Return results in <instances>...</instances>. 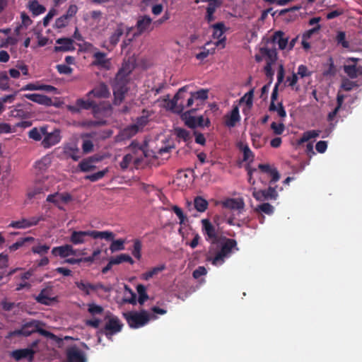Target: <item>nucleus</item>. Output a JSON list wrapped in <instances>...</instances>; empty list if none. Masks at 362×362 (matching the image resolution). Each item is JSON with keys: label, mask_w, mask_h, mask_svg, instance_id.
<instances>
[{"label": "nucleus", "mask_w": 362, "mask_h": 362, "mask_svg": "<svg viewBox=\"0 0 362 362\" xmlns=\"http://www.w3.org/2000/svg\"><path fill=\"white\" fill-rule=\"evenodd\" d=\"M167 109L173 112L182 114L181 118L190 128L202 126V115L197 116L196 112L204 107V89L194 93H187L186 88H182L172 100L165 103Z\"/></svg>", "instance_id": "obj_1"}, {"label": "nucleus", "mask_w": 362, "mask_h": 362, "mask_svg": "<svg viewBox=\"0 0 362 362\" xmlns=\"http://www.w3.org/2000/svg\"><path fill=\"white\" fill-rule=\"evenodd\" d=\"M205 234L207 235L206 240L212 245L206 260L211 262L215 266L223 264L226 258L230 256L233 248L236 246V240L223 237L219 228L215 226L206 218H205Z\"/></svg>", "instance_id": "obj_2"}, {"label": "nucleus", "mask_w": 362, "mask_h": 362, "mask_svg": "<svg viewBox=\"0 0 362 362\" xmlns=\"http://www.w3.org/2000/svg\"><path fill=\"white\" fill-rule=\"evenodd\" d=\"M131 69L129 65L126 64L118 71L116 75L115 83L113 85L114 103L119 105L127 91L126 87L128 81L127 76L130 73Z\"/></svg>", "instance_id": "obj_3"}, {"label": "nucleus", "mask_w": 362, "mask_h": 362, "mask_svg": "<svg viewBox=\"0 0 362 362\" xmlns=\"http://www.w3.org/2000/svg\"><path fill=\"white\" fill-rule=\"evenodd\" d=\"M123 315L132 328H139L146 325L149 320L156 318L154 314H150L146 310L124 313Z\"/></svg>", "instance_id": "obj_4"}, {"label": "nucleus", "mask_w": 362, "mask_h": 362, "mask_svg": "<svg viewBox=\"0 0 362 362\" xmlns=\"http://www.w3.org/2000/svg\"><path fill=\"white\" fill-rule=\"evenodd\" d=\"M210 28L212 30V37L214 40H217L214 42V45L223 49L226 46V37L224 35L227 28L223 22H218L210 25Z\"/></svg>", "instance_id": "obj_5"}, {"label": "nucleus", "mask_w": 362, "mask_h": 362, "mask_svg": "<svg viewBox=\"0 0 362 362\" xmlns=\"http://www.w3.org/2000/svg\"><path fill=\"white\" fill-rule=\"evenodd\" d=\"M40 322L38 321L32 320L25 323L21 329L15 330L11 333L12 336L16 335H24L29 336L32 333L39 331L42 334L47 336L49 334V332L45 330H42L39 329Z\"/></svg>", "instance_id": "obj_6"}, {"label": "nucleus", "mask_w": 362, "mask_h": 362, "mask_svg": "<svg viewBox=\"0 0 362 362\" xmlns=\"http://www.w3.org/2000/svg\"><path fill=\"white\" fill-rule=\"evenodd\" d=\"M122 327V323L114 315L107 317V321L104 327V333L108 339L112 336L120 332Z\"/></svg>", "instance_id": "obj_7"}, {"label": "nucleus", "mask_w": 362, "mask_h": 362, "mask_svg": "<svg viewBox=\"0 0 362 362\" xmlns=\"http://www.w3.org/2000/svg\"><path fill=\"white\" fill-rule=\"evenodd\" d=\"M47 201L53 203L59 209L64 210V205L72 201V197L70 194L64 193H54L49 194L47 197Z\"/></svg>", "instance_id": "obj_8"}, {"label": "nucleus", "mask_w": 362, "mask_h": 362, "mask_svg": "<svg viewBox=\"0 0 362 362\" xmlns=\"http://www.w3.org/2000/svg\"><path fill=\"white\" fill-rule=\"evenodd\" d=\"M260 54L266 57V62L274 64L277 60V52L275 45H271L269 40H267L264 46L259 48Z\"/></svg>", "instance_id": "obj_9"}, {"label": "nucleus", "mask_w": 362, "mask_h": 362, "mask_svg": "<svg viewBox=\"0 0 362 362\" xmlns=\"http://www.w3.org/2000/svg\"><path fill=\"white\" fill-rule=\"evenodd\" d=\"M42 216H33L29 218H22L19 221H12L9 224V227L13 228H28L31 226H36L40 221H43Z\"/></svg>", "instance_id": "obj_10"}, {"label": "nucleus", "mask_w": 362, "mask_h": 362, "mask_svg": "<svg viewBox=\"0 0 362 362\" xmlns=\"http://www.w3.org/2000/svg\"><path fill=\"white\" fill-rule=\"evenodd\" d=\"M129 150L131 151V153L134 155V165L137 168L141 167L144 163V158L146 157L145 149L132 143L129 146Z\"/></svg>", "instance_id": "obj_11"}, {"label": "nucleus", "mask_w": 362, "mask_h": 362, "mask_svg": "<svg viewBox=\"0 0 362 362\" xmlns=\"http://www.w3.org/2000/svg\"><path fill=\"white\" fill-rule=\"evenodd\" d=\"M255 199L259 202L269 199H276L278 193L275 187H269L267 189L255 191L252 194Z\"/></svg>", "instance_id": "obj_12"}, {"label": "nucleus", "mask_w": 362, "mask_h": 362, "mask_svg": "<svg viewBox=\"0 0 362 362\" xmlns=\"http://www.w3.org/2000/svg\"><path fill=\"white\" fill-rule=\"evenodd\" d=\"M61 140L60 131L55 129L52 132H48L47 129L42 140V145L44 148H50L52 146L57 144Z\"/></svg>", "instance_id": "obj_13"}, {"label": "nucleus", "mask_w": 362, "mask_h": 362, "mask_svg": "<svg viewBox=\"0 0 362 362\" xmlns=\"http://www.w3.org/2000/svg\"><path fill=\"white\" fill-rule=\"evenodd\" d=\"M187 207L190 216H199L204 212V198L202 196L195 197L193 202H187Z\"/></svg>", "instance_id": "obj_14"}, {"label": "nucleus", "mask_w": 362, "mask_h": 362, "mask_svg": "<svg viewBox=\"0 0 362 362\" xmlns=\"http://www.w3.org/2000/svg\"><path fill=\"white\" fill-rule=\"evenodd\" d=\"M223 119V123L226 127L228 128L235 127L236 124L240 121L238 107H233L232 110L224 116Z\"/></svg>", "instance_id": "obj_15"}, {"label": "nucleus", "mask_w": 362, "mask_h": 362, "mask_svg": "<svg viewBox=\"0 0 362 362\" xmlns=\"http://www.w3.org/2000/svg\"><path fill=\"white\" fill-rule=\"evenodd\" d=\"M66 355L68 362H86L84 353L76 346L69 348Z\"/></svg>", "instance_id": "obj_16"}, {"label": "nucleus", "mask_w": 362, "mask_h": 362, "mask_svg": "<svg viewBox=\"0 0 362 362\" xmlns=\"http://www.w3.org/2000/svg\"><path fill=\"white\" fill-rule=\"evenodd\" d=\"M55 52H68L75 49L73 40L70 38H59L56 41Z\"/></svg>", "instance_id": "obj_17"}, {"label": "nucleus", "mask_w": 362, "mask_h": 362, "mask_svg": "<svg viewBox=\"0 0 362 362\" xmlns=\"http://www.w3.org/2000/svg\"><path fill=\"white\" fill-rule=\"evenodd\" d=\"M271 45H275L278 44L280 49H284L288 43V38L284 37V33L279 30L274 33L271 40H269Z\"/></svg>", "instance_id": "obj_18"}, {"label": "nucleus", "mask_w": 362, "mask_h": 362, "mask_svg": "<svg viewBox=\"0 0 362 362\" xmlns=\"http://www.w3.org/2000/svg\"><path fill=\"white\" fill-rule=\"evenodd\" d=\"M110 95V90L107 86L104 83H100L94 89L90 90L88 94L87 97H91L93 95L97 98H106Z\"/></svg>", "instance_id": "obj_19"}, {"label": "nucleus", "mask_w": 362, "mask_h": 362, "mask_svg": "<svg viewBox=\"0 0 362 362\" xmlns=\"http://www.w3.org/2000/svg\"><path fill=\"white\" fill-rule=\"evenodd\" d=\"M258 168L261 170V172L264 173H267L272 177L270 180V183H274L277 182L280 178V175L275 168H272L269 164H259Z\"/></svg>", "instance_id": "obj_20"}, {"label": "nucleus", "mask_w": 362, "mask_h": 362, "mask_svg": "<svg viewBox=\"0 0 362 362\" xmlns=\"http://www.w3.org/2000/svg\"><path fill=\"white\" fill-rule=\"evenodd\" d=\"M151 18L148 16L140 17L136 23V28L139 33L149 32L153 30Z\"/></svg>", "instance_id": "obj_21"}, {"label": "nucleus", "mask_w": 362, "mask_h": 362, "mask_svg": "<svg viewBox=\"0 0 362 362\" xmlns=\"http://www.w3.org/2000/svg\"><path fill=\"white\" fill-rule=\"evenodd\" d=\"M35 299L38 303L44 305H50L55 300V298L52 296L51 290L49 288L42 290Z\"/></svg>", "instance_id": "obj_22"}, {"label": "nucleus", "mask_w": 362, "mask_h": 362, "mask_svg": "<svg viewBox=\"0 0 362 362\" xmlns=\"http://www.w3.org/2000/svg\"><path fill=\"white\" fill-rule=\"evenodd\" d=\"M194 177H198L195 174L194 170H187L186 171L180 172L177 175V180L183 182L185 186H188L193 181Z\"/></svg>", "instance_id": "obj_23"}, {"label": "nucleus", "mask_w": 362, "mask_h": 362, "mask_svg": "<svg viewBox=\"0 0 362 362\" xmlns=\"http://www.w3.org/2000/svg\"><path fill=\"white\" fill-rule=\"evenodd\" d=\"M91 230L87 231H73L70 237V240L74 245L82 244L86 242V238L90 236Z\"/></svg>", "instance_id": "obj_24"}, {"label": "nucleus", "mask_w": 362, "mask_h": 362, "mask_svg": "<svg viewBox=\"0 0 362 362\" xmlns=\"http://www.w3.org/2000/svg\"><path fill=\"white\" fill-rule=\"evenodd\" d=\"M33 354L34 351L30 349H18L11 353L12 357L16 361H19L22 358H28L29 361H32Z\"/></svg>", "instance_id": "obj_25"}, {"label": "nucleus", "mask_w": 362, "mask_h": 362, "mask_svg": "<svg viewBox=\"0 0 362 362\" xmlns=\"http://www.w3.org/2000/svg\"><path fill=\"white\" fill-rule=\"evenodd\" d=\"M54 255H59L62 257H66L74 255V250L70 245H65L60 247H54L52 250Z\"/></svg>", "instance_id": "obj_26"}, {"label": "nucleus", "mask_w": 362, "mask_h": 362, "mask_svg": "<svg viewBox=\"0 0 362 362\" xmlns=\"http://www.w3.org/2000/svg\"><path fill=\"white\" fill-rule=\"evenodd\" d=\"M245 206L244 202L241 199H227L223 202V206L230 209L242 210Z\"/></svg>", "instance_id": "obj_27"}, {"label": "nucleus", "mask_w": 362, "mask_h": 362, "mask_svg": "<svg viewBox=\"0 0 362 362\" xmlns=\"http://www.w3.org/2000/svg\"><path fill=\"white\" fill-rule=\"evenodd\" d=\"M124 31V26L122 24H119L116 27L109 38V43L112 47H115L118 43Z\"/></svg>", "instance_id": "obj_28"}, {"label": "nucleus", "mask_w": 362, "mask_h": 362, "mask_svg": "<svg viewBox=\"0 0 362 362\" xmlns=\"http://www.w3.org/2000/svg\"><path fill=\"white\" fill-rule=\"evenodd\" d=\"M47 127V126H41L40 127L33 128L28 132L29 137L36 141L42 140L46 133Z\"/></svg>", "instance_id": "obj_29"}, {"label": "nucleus", "mask_w": 362, "mask_h": 362, "mask_svg": "<svg viewBox=\"0 0 362 362\" xmlns=\"http://www.w3.org/2000/svg\"><path fill=\"white\" fill-rule=\"evenodd\" d=\"M64 152L69 157L74 160H78L80 158L79 150L76 144H68L64 147Z\"/></svg>", "instance_id": "obj_30"}, {"label": "nucleus", "mask_w": 362, "mask_h": 362, "mask_svg": "<svg viewBox=\"0 0 362 362\" xmlns=\"http://www.w3.org/2000/svg\"><path fill=\"white\" fill-rule=\"evenodd\" d=\"M21 23L19 25H18L15 30L14 33L16 35H21V31L24 28H27L29 25H30L33 23L32 20L30 18V17L24 12H22L21 13Z\"/></svg>", "instance_id": "obj_31"}, {"label": "nucleus", "mask_w": 362, "mask_h": 362, "mask_svg": "<svg viewBox=\"0 0 362 362\" xmlns=\"http://www.w3.org/2000/svg\"><path fill=\"white\" fill-rule=\"evenodd\" d=\"M76 285L86 295H88L91 291H95L100 288H102V285L100 284L93 285L83 281L76 282Z\"/></svg>", "instance_id": "obj_32"}, {"label": "nucleus", "mask_w": 362, "mask_h": 362, "mask_svg": "<svg viewBox=\"0 0 362 362\" xmlns=\"http://www.w3.org/2000/svg\"><path fill=\"white\" fill-rule=\"evenodd\" d=\"M93 57L95 59V64L101 66L104 68H108L110 66V61L107 59L105 53L97 52L94 53Z\"/></svg>", "instance_id": "obj_33"}, {"label": "nucleus", "mask_w": 362, "mask_h": 362, "mask_svg": "<svg viewBox=\"0 0 362 362\" xmlns=\"http://www.w3.org/2000/svg\"><path fill=\"white\" fill-rule=\"evenodd\" d=\"M115 234L108 230L105 231H97L91 230L90 237L94 239L100 238L106 240H112L115 238Z\"/></svg>", "instance_id": "obj_34"}, {"label": "nucleus", "mask_w": 362, "mask_h": 362, "mask_svg": "<svg viewBox=\"0 0 362 362\" xmlns=\"http://www.w3.org/2000/svg\"><path fill=\"white\" fill-rule=\"evenodd\" d=\"M165 269V264H160L159 266L155 267L150 269L149 271L142 274L141 279L145 281H148L150 279L158 275L160 272L163 271Z\"/></svg>", "instance_id": "obj_35"}, {"label": "nucleus", "mask_w": 362, "mask_h": 362, "mask_svg": "<svg viewBox=\"0 0 362 362\" xmlns=\"http://www.w3.org/2000/svg\"><path fill=\"white\" fill-rule=\"evenodd\" d=\"M28 7L34 16H38L46 11L45 6L40 4L39 2L35 0L30 1Z\"/></svg>", "instance_id": "obj_36"}, {"label": "nucleus", "mask_w": 362, "mask_h": 362, "mask_svg": "<svg viewBox=\"0 0 362 362\" xmlns=\"http://www.w3.org/2000/svg\"><path fill=\"white\" fill-rule=\"evenodd\" d=\"M362 66L357 67L356 65H345L344 66V72L351 78H356L358 74H360Z\"/></svg>", "instance_id": "obj_37"}, {"label": "nucleus", "mask_w": 362, "mask_h": 362, "mask_svg": "<svg viewBox=\"0 0 362 362\" xmlns=\"http://www.w3.org/2000/svg\"><path fill=\"white\" fill-rule=\"evenodd\" d=\"M269 111L276 112L282 121L286 117V112L281 103H278L277 105L275 104V103H271L269 107Z\"/></svg>", "instance_id": "obj_38"}, {"label": "nucleus", "mask_w": 362, "mask_h": 362, "mask_svg": "<svg viewBox=\"0 0 362 362\" xmlns=\"http://www.w3.org/2000/svg\"><path fill=\"white\" fill-rule=\"evenodd\" d=\"M320 133V130H310L305 132L301 138L298 140V144H301L303 143L308 141L311 139L316 138L319 136Z\"/></svg>", "instance_id": "obj_39"}, {"label": "nucleus", "mask_w": 362, "mask_h": 362, "mask_svg": "<svg viewBox=\"0 0 362 362\" xmlns=\"http://www.w3.org/2000/svg\"><path fill=\"white\" fill-rule=\"evenodd\" d=\"M122 262H129L131 264L134 263L133 259L127 254H121L115 257L111 258V264H119Z\"/></svg>", "instance_id": "obj_40"}, {"label": "nucleus", "mask_w": 362, "mask_h": 362, "mask_svg": "<svg viewBox=\"0 0 362 362\" xmlns=\"http://www.w3.org/2000/svg\"><path fill=\"white\" fill-rule=\"evenodd\" d=\"M90 98L88 97L86 100L80 98L76 100L77 105H78L81 110H88L95 106L96 103Z\"/></svg>", "instance_id": "obj_41"}, {"label": "nucleus", "mask_w": 362, "mask_h": 362, "mask_svg": "<svg viewBox=\"0 0 362 362\" xmlns=\"http://www.w3.org/2000/svg\"><path fill=\"white\" fill-rule=\"evenodd\" d=\"M125 240L118 239L112 240V243L110 246L111 252H115L117 251L123 250L124 249Z\"/></svg>", "instance_id": "obj_42"}, {"label": "nucleus", "mask_w": 362, "mask_h": 362, "mask_svg": "<svg viewBox=\"0 0 362 362\" xmlns=\"http://www.w3.org/2000/svg\"><path fill=\"white\" fill-rule=\"evenodd\" d=\"M208 3L206 13H214L217 8H219L222 4V0H205Z\"/></svg>", "instance_id": "obj_43"}, {"label": "nucleus", "mask_w": 362, "mask_h": 362, "mask_svg": "<svg viewBox=\"0 0 362 362\" xmlns=\"http://www.w3.org/2000/svg\"><path fill=\"white\" fill-rule=\"evenodd\" d=\"M274 206L269 203H263L257 206L256 211L263 212L267 215H272L274 213Z\"/></svg>", "instance_id": "obj_44"}, {"label": "nucleus", "mask_w": 362, "mask_h": 362, "mask_svg": "<svg viewBox=\"0 0 362 362\" xmlns=\"http://www.w3.org/2000/svg\"><path fill=\"white\" fill-rule=\"evenodd\" d=\"M138 132L136 127L134 124L130 125L125 129H124L122 132V136L123 139H129L133 136Z\"/></svg>", "instance_id": "obj_45"}, {"label": "nucleus", "mask_w": 362, "mask_h": 362, "mask_svg": "<svg viewBox=\"0 0 362 362\" xmlns=\"http://www.w3.org/2000/svg\"><path fill=\"white\" fill-rule=\"evenodd\" d=\"M136 290L139 293L138 302L141 305H142L148 298V296L146 292V287L143 285H138Z\"/></svg>", "instance_id": "obj_46"}, {"label": "nucleus", "mask_w": 362, "mask_h": 362, "mask_svg": "<svg viewBox=\"0 0 362 362\" xmlns=\"http://www.w3.org/2000/svg\"><path fill=\"white\" fill-rule=\"evenodd\" d=\"M271 129L273 131V133L275 135H281L283 134V132L285 130V125L283 123V121H281L279 123H276L275 122H273L271 124Z\"/></svg>", "instance_id": "obj_47"}, {"label": "nucleus", "mask_w": 362, "mask_h": 362, "mask_svg": "<svg viewBox=\"0 0 362 362\" xmlns=\"http://www.w3.org/2000/svg\"><path fill=\"white\" fill-rule=\"evenodd\" d=\"M21 35H16L14 33V36L8 37L5 41L2 42L0 47H7L8 45H15L20 40Z\"/></svg>", "instance_id": "obj_48"}, {"label": "nucleus", "mask_w": 362, "mask_h": 362, "mask_svg": "<svg viewBox=\"0 0 362 362\" xmlns=\"http://www.w3.org/2000/svg\"><path fill=\"white\" fill-rule=\"evenodd\" d=\"M133 156L134 155H132L130 152L123 157L122 160L119 163L122 169L125 170L129 166L131 163L134 164Z\"/></svg>", "instance_id": "obj_49"}, {"label": "nucleus", "mask_w": 362, "mask_h": 362, "mask_svg": "<svg viewBox=\"0 0 362 362\" xmlns=\"http://www.w3.org/2000/svg\"><path fill=\"white\" fill-rule=\"evenodd\" d=\"M79 167L83 172H89L95 168L93 164V160L90 159L81 161L79 164Z\"/></svg>", "instance_id": "obj_50"}, {"label": "nucleus", "mask_w": 362, "mask_h": 362, "mask_svg": "<svg viewBox=\"0 0 362 362\" xmlns=\"http://www.w3.org/2000/svg\"><path fill=\"white\" fill-rule=\"evenodd\" d=\"M107 169L100 170L95 173L86 175L85 177V179L90 180L91 182H95V181L103 178L105 176V175L107 173Z\"/></svg>", "instance_id": "obj_51"}, {"label": "nucleus", "mask_w": 362, "mask_h": 362, "mask_svg": "<svg viewBox=\"0 0 362 362\" xmlns=\"http://www.w3.org/2000/svg\"><path fill=\"white\" fill-rule=\"evenodd\" d=\"M50 163V158L49 157H44L40 160L35 163V168L42 171L45 170Z\"/></svg>", "instance_id": "obj_52"}, {"label": "nucleus", "mask_w": 362, "mask_h": 362, "mask_svg": "<svg viewBox=\"0 0 362 362\" xmlns=\"http://www.w3.org/2000/svg\"><path fill=\"white\" fill-rule=\"evenodd\" d=\"M338 44L341 45L344 48L349 47V42L346 40V34L343 31L338 32L336 37Z\"/></svg>", "instance_id": "obj_53"}, {"label": "nucleus", "mask_w": 362, "mask_h": 362, "mask_svg": "<svg viewBox=\"0 0 362 362\" xmlns=\"http://www.w3.org/2000/svg\"><path fill=\"white\" fill-rule=\"evenodd\" d=\"M36 103L46 106H51L52 105V100L47 95L37 94Z\"/></svg>", "instance_id": "obj_54"}, {"label": "nucleus", "mask_w": 362, "mask_h": 362, "mask_svg": "<svg viewBox=\"0 0 362 362\" xmlns=\"http://www.w3.org/2000/svg\"><path fill=\"white\" fill-rule=\"evenodd\" d=\"M47 186H36L33 189H30L28 192V197L30 199L35 197L37 194L42 193L45 190H47Z\"/></svg>", "instance_id": "obj_55"}, {"label": "nucleus", "mask_w": 362, "mask_h": 362, "mask_svg": "<svg viewBox=\"0 0 362 362\" xmlns=\"http://www.w3.org/2000/svg\"><path fill=\"white\" fill-rule=\"evenodd\" d=\"M148 122V119L146 115H142L140 117H139L134 124V126L136 127L138 132L143 129V128L147 124Z\"/></svg>", "instance_id": "obj_56"}, {"label": "nucleus", "mask_w": 362, "mask_h": 362, "mask_svg": "<svg viewBox=\"0 0 362 362\" xmlns=\"http://www.w3.org/2000/svg\"><path fill=\"white\" fill-rule=\"evenodd\" d=\"M141 247H142L141 243L139 240H136L134 243L132 255L137 259H139L141 257Z\"/></svg>", "instance_id": "obj_57"}, {"label": "nucleus", "mask_w": 362, "mask_h": 362, "mask_svg": "<svg viewBox=\"0 0 362 362\" xmlns=\"http://www.w3.org/2000/svg\"><path fill=\"white\" fill-rule=\"evenodd\" d=\"M358 86L356 82L351 81L349 79L345 78L342 80L341 88L346 91L351 90L354 87Z\"/></svg>", "instance_id": "obj_58"}, {"label": "nucleus", "mask_w": 362, "mask_h": 362, "mask_svg": "<svg viewBox=\"0 0 362 362\" xmlns=\"http://www.w3.org/2000/svg\"><path fill=\"white\" fill-rule=\"evenodd\" d=\"M49 249V246L46 245H39L37 246H35L32 248V251L34 253L39 254L40 255H45L47 253L48 250Z\"/></svg>", "instance_id": "obj_59"}, {"label": "nucleus", "mask_w": 362, "mask_h": 362, "mask_svg": "<svg viewBox=\"0 0 362 362\" xmlns=\"http://www.w3.org/2000/svg\"><path fill=\"white\" fill-rule=\"evenodd\" d=\"M297 76L299 75L301 78H304L306 76H310L312 75V72L309 71L307 66L301 64L298 68Z\"/></svg>", "instance_id": "obj_60"}, {"label": "nucleus", "mask_w": 362, "mask_h": 362, "mask_svg": "<svg viewBox=\"0 0 362 362\" xmlns=\"http://www.w3.org/2000/svg\"><path fill=\"white\" fill-rule=\"evenodd\" d=\"M69 21V19L65 15H63L56 20L55 26L57 28H64L68 24Z\"/></svg>", "instance_id": "obj_61"}, {"label": "nucleus", "mask_w": 362, "mask_h": 362, "mask_svg": "<svg viewBox=\"0 0 362 362\" xmlns=\"http://www.w3.org/2000/svg\"><path fill=\"white\" fill-rule=\"evenodd\" d=\"M103 308L100 305H98L94 303L88 304V312L91 315L100 314L103 312Z\"/></svg>", "instance_id": "obj_62"}, {"label": "nucleus", "mask_w": 362, "mask_h": 362, "mask_svg": "<svg viewBox=\"0 0 362 362\" xmlns=\"http://www.w3.org/2000/svg\"><path fill=\"white\" fill-rule=\"evenodd\" d=\"M242 151L243 153V160L246 161L250 160V158H253L254 155L252 151L250 149L247 145H245L242 148Z\"/></svg>", "instance_id": "obj_63"}, {"label": "nucleus", "mask_w": 362, "mask_h": 362, "mask_svg": "<svg viewBox=\"0 0 362 362\" xmlns=\"http://www.w3.org/2000/svg\"><path fill=\"white\" fill-rule=\"evenodd\" d=\"M209 111H211L215 116L221 115L219 106L216 103H208Z\"/></svg>", "instance_id": "obj_64"}]
</instances>
